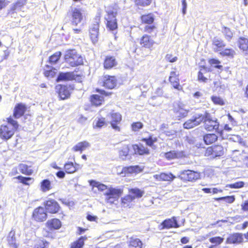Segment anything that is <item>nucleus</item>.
<instances>
[{
    "mask_svg": "<svg viewBox=\"0 0 248 248\" xmlns=\"http://www.w3.org/2000/svg\"><path fill=\"white\" fill-rule=\"evenodd\" d=\"M202 121L206 130L210 131L218 130L219 123L217 119L211 117L210 114L206 111L195 113L191 119L184 124L183 127L185 129H190L199 125Z\"/></svg>",
    "mask_w": 248,
    "mask_h": 248,
    "instance_id": "1",
    "label": "nucleus"
},
{
    "mask_svg": "<svg viewBox=\"0 0 248 248\" xmlns=\"http://www.w3.org/2000/svg\"><path fill=\"white\" fill-rule=\"evenodd\" d=\"M18 126L17 122L10 116L7 118V124H2L0 126V138L5 140L10 139Z\"/></svg>",
    "mask_w": 248,
    "mask_h": 248,
    "instance_id": "2",
    "label": "nucleus"
},
{
    "mask_svg": "<svg viewBox=\"0 0 248 248\" xmlns=\"http://www.w3.org/2000/svg\"><path fill=\"white\" fill-rule=\"evenodd\" d=\"M64 61L72 67L78 66L83 64L82 57L75 49H68L65 51Z\"/></svg>",
    "mask_w": 248,
    "mask_h": 248,
    "instance_id": "3",
    "label": "nucleus"
},
{
    "mask_svg": "<svg viewBox=\"0 0 248 248\" xmlns=\"http://www.w3.org/2000/svg\"><path fill=\"white\" fill-rule=\"evenodd\" d=\"M107 15L105 18L107 21V27L110 30L113 31L117 28L116 16L117 9L113 6H108L106 9Z\"/></svg>",
    "mask_w": 248,
    "mask_h": 248,
    "instance_id": "4",
    "label": "nucleus"
},
{
    "mask_svg": "<svg viewBox=\"0 0 248 248\" xmlns=\"http://www.w3.org/2000/svg\"><path fill=\"white\" fill-rule=\"evenodd\" d=\"M123 192V190L121 188L109 187L104 193L106 196V201L111 204L115 203L122 195Z\"/></svg>",
    "mask_w": 248,
    "mask_h": 248,
    "instance_id": "5",
    "label": "nucleus"
},
{
    "mask_svg": "<svg viewBox=\"0 0 248 248\" xmlns=\"http://www.w3.org/2000/svg\"><path fill=\"white\" fill-rule=\"evenodd\" d=\"M179 174L178 178L183 181H195L201 176L199 172L189 170L180 171Z\"/></svg>",
    "mask_w": 248,
    "mask_h": 248,
    "instance_id": "6",
    "label": "nucleus"
},
{
    "mask_svg": "<svg viewBox=\"0 0 248 248\" xmlns=\"http://www.w3.org/2000/svg\"><path fill=\"white\" fill-rule=\"evenodd\" d=\"M173 111L178 117L184 118L187 115L189 110L186 108V105L178 102L173 104Z\"/></svg>",
    "mask_w": 248,
    "mask_h": 248,
    "instance_id": "7",
    "label": "nucleus"
},
{
    "mask_svg": "<svg viewBox=\"0 0 248 248\" xmlns=\"http://www.w3.org/2000/svg\"><path fill=\"white\" fill-rule=\"evenodd\" d=\"M179 72L176 71L175 68H174L172 69V70L170 72L169 79L174 89L180 91L182 89V87L179 84Z\"/></svg>",
    "mask_w": 248,
    "mask_h": 248,
    "instance_id": "8",
    "label": "nucleus"
},
{
    "mask_svg": "<svg viewBox=\"0 0 248 248\" xmlns=\"http://www.w3.org/2000/svg\"><path fill=\"white\" fill-rule=\"evenodd\" d=\"M99 23L96 21L95 23L92 24L89 30V34L91 40L93 44H96L99 38Z\"/></svg>",
    "mask_w": 248,
    "mask_h": 248,
    "instance_id": "9",
    "label": "nucleus"
},
{
    "mask_svg": "<svg viewBox=\"0 0 248 248\" xmlns=\"http://www.w3.org/2000/svg\"><path fill=\"white\" fill-rule=\"evenodd\" d=\"M46 210L50 213L54 214L57 213L60 209L58 203L54 200L51 199L44 202Z\"/></svg>",
    "mask_w": 248,
    "mask_h": 248,
    "instance_id": "10",
    "label": "nucleus"
},
{
    "mask_svg": "<svg viewBox=\"0 0 248 248\" xmlns=\"http://www.w3.org/2000/svg\"><path fill=\"white\" fill-rule=\"evenodd\" d=\"M71 23L72 25L78 26L83 20V15L79 9L73 8L71 11Z\"/></svg>",
    "mask_w": 248,
    "mask_h": 248,
    "instance_id": "11",
    "label": "nucleus"
},
{
    "mask_svg": "<svg viewBox=\"0 0 248 248\" xmlns=\"http://www.w3.org/2000/svg\"><path fill=\"white\" fill-rule=\"evenodd\" d=\"M33 217L37 221H44L46 219L47 215L43 207H39L34 210Z\"/></svg>",
    "mask_w": 248,
    "mask_h": 248,
    "instance_id": "12",
    "label": "nucleus"
},
{
    "mask_svg": "<svg viewBox=\"0 0 248 248\" xmlns=\"http://www.w3.org/2000/svg\"><path fill=\"white\" fill-rule=\"evenodd\" d=\"M243 235L241 233H234L231 234L226 240V243L232 244H240L243 242Z\"/></svg>",
    "mask_w": 248,
    "mask_h": 248,
    "instance_id": "13",
    "label": "nucleus"
},
{
    "mask_svg": "<svg viewBox=\"0 0 248 248\" xmlns=\"http://www.w3.org/2000/svg\"><path fill=\"white\" fill-rule=\"evenodd\" d=\"M103 85L108 89H113L117 85V80L114 76L106 75L103 78Z\"/></svg>",
    "mask_w": 248,
    "mask_h": 248,
    "instance_id": "14",
    "label": "nucleus"
},
{
    "mask_svg": "<svg viewBox=\"0 0 248 248\" xmlns=\"http://www.w3.org/2000/svg\"><path fill=\"white\" fill-rule=\"evenodd\" d=\"M108 117L111 118L110 124L112 127L116 130L119 131L120 128L117 124L120 123L122 120L121 115L119 113L113 112L110 116L108 115Z\"/></svg>",
    "mask_w": 248,
    "mask_h": 248,
    "instance_id": "15",
    "label": "nucleus"
},
{
    "mask_svg": "<svg viewBox=\"0 0 248 248\" xmlns=\"http://www.w3.org/2000/svg\"><path fill=\"white\" fill-rule=\"evenodd\" d=\"M26 107L24 104L19 103L17 104L14 108L13 116L16 119H18L23 116L26 110Z\"/></svg>",
    "mask_w": 248,
    "mask_h": 248,
    "instance_id": "16",
    "label": "nucleus"
},
{
    "mask_svg": "<svg viewBox=\"0 0 248 248\" xmlns=\"http://www.w3.org/2000/svg\"><path fill=\"white\" fill-rule=\"evenodd\" d=\"M161 225H162V228L163 229H169L173 227L179 228L180 227L175 217L165 219L162 222Z\"/></svg>",
    "mask_w": 248,
    "mask_h": 248,
    "instance_id": "17",
    "label": "nucleus"
},
{
    "mask_svg": "<svg viewBox=\"0 0 248 248\" xmlns=\"http://www.w3.org/2000/svg\"><path fill=\"white\" fill-rule=\"evenodd\" d=\"M75 78V75L74 72H61L59 73L57 81L72 80Z\"/></svg>",
    "mask_w": 248,
    "mask_h": 248,
    "instance_id": "18",
    "label": "nucleus"
},
{
    "mask_svg": "<svg viewBox=\"0 0 248 248\" xmlns=\"http://www.w3.org/2000/svg\"><path fill=\"white\" fill-rule=\"evenodd\" d=\"M117 64V62L114 57L111 56H106L104 62V67L105 69H110L116 66Z\"/></svg>",
    "mask_w": 248,
    "mask_h": 248,
    "instance_id": "19",
    "label": "nucleus"
},
{
    "mask_svg": "<svg viewBox=\"0 0 248 248\" xmlns=\"http://www.w3.org/2000/svg\"><path fill=\"white\" fill-rule=\"evenodd\" d=\"M132 147L135 154L139 155H147L149 154V149L141 144H134L132 145Z\"/></svg>",
    "mask_w": 248,
    "mask_h": 248,
    "instance_id": "20",
    "label": "nucleus"
},
{
    "mask_svg": "<svg viewBox=\"0 0 248 248\" xmlns=\"http://www.w3.org/2000/svg\"><path fill=\"white\" fill-rule=\"evenodd\" d=\"M129 147L128 145H124L119 149V157L123 160L130 159L129 155Z\"/></svg>",
    "mask_w": 248,
    "mask_h": 248,
    "instance_id": "21",
    "label": "nucleus"
},
{
    "mask_svg": "<svg viewBox=\"0 0 248 248\" xmlns=\"http://www.w3.org/2000/svg\"><path fill=\"white\" fill-rule=\"evenodd\" d=\"M153 177L158 181H172L176 178L172 173H161L159 174H155L153 176Z\"/></svg>",
    "mask_w": 248,
    "mask_h": 248,
    "instance_id": "22",
    "label": "nucleus"
},
{
    "mask_svg": "<svg viewBox=\"0 0 248 248\" xmlns=\"http://www.w3.org/2000/svg\"><path fill=\"white\" fill-rule=\"evenodd\" d=\"M239 47L240 49L245 52V55L246 59H248V39L245 37H240L238 40Z\"/></svg>",
    "mask_w": 248,
    "mask_h": 248,
    "instance_id": "23",
    "label": "nucleus"
},
{
    "mask_svg": "<svg viewBox=\"0 0 248 248\" xmlns=\"http://www.w3.org/2000/svg\"><path fill=\"white\" fill-rule=\"evenodd\" d=\"M140 43L142 46L149 48L153 46L154 42L149 35H144L142 37Z\"/></svg>",
    "mask_w": 248,
    "mask_h": 248,
    "instance_id": "24",
    "label": "nucleus"
},
{
    "mask_svg": "<svg viewBox=\"0 0 248 248\" xmlns=\"http://www.w3.org/2000/svg\"><path fill=\"white\" fill-rule=\"evenodd\" d=\"M164 155L167 159L171 160L182 157L183 156V153L182 152L171 151L166 153Z\"/></svg>",
    "mask_w": 248,
    "mask_h": 248,
    "instance_id": "25",
    "label": "nucleus"
},
{
    "mask_svg": "<svg viewBox=\"0 0 248 248\" xmlns=\"http://www.w3.org/2000/svg\"><path fill=\"white\" fill-rule=\"evenodd\" d=\"M59 95L62 100L65 99L70 96V92L65 86H60L59 88Z\"/></svg>",
    "mask_w": 248,
    "mask_h": 248,
    "instance_id": "26",
    "label": "nucleus"
},
{
    "mask_svg": "<svg viewBox=\"0 0 248 248\" xmlns=\"http://www.w3.org/2000/svg\"><path fill=\"white\" fill-rule=\"evenodd\" d=\"M26 1L27 0H18L16 3L11 6L9 13L10 12L14 13L20 10L21 7L26 4Z\"/></svg>",
    "mask_w": 248,
    "mask_h": 248,
    "instance_id": "27",
    "label": "nucleus"
},
{
    "mask_svg": "<svg viewBox=\"0 0 248 248\" xmlns=\"http://www.w3.org/2000/svg\"><path fill=\"white\" fill-rule=\"evenodd\" d=\"M7 241L8 244L13 248H17L16 244V239L15 237V232L11 231L7 237Z\"/></svg>",
    "mask_w": 248,
    "mask_h": 248,
    "instance_id": "28",
    "label": "nucleus"
},
{
    "mask_svg": "<svg viewBox=\"0 0 248 248\" xmlns=\"http://www.w3.org/2000/svg\"><path fill=\"white\" fill-rule=\"evenodd\" d=\"M217 136L215 134H208L203 137V140L206 144H210L215 142Z\"/></svg>",
    "mask_w": 248,
    "mask_h": 248,
    "instance_id": "29",
    "label": "nucleus"
},
{
    "mask_svg": "<svg viewBox=\"0 0 248 248\" xmlns=\"http://www.w3.org/2000/svg\"><path fill=\"white\" fill-rule=\"evenodd\" d=\"M48 226L50 229H58L61 226V222L59 219L54 218L51 220H48L47 222Z\"/></svg>",
    "mask_w": 248,
    "mask_h": 248,
    "instance_id": "30",
    "label": "nucleus"
},
{
    "mask_svg": "<svg viewBox=\"0 0 248 248\" xmlns=\"http://www.w3.org/2000/svg\"><path fill=\"white\" fill-rule=\"evenodd\" d=\"M19 170L22 173L26 175H31L32 173L33 170L31 167L24 164H21L18 166Z\"/></svg>",
    "mask_w": 248,
    "mask_h": 248,
    "instance_id": "31",
    "label": "nucleus"
},
{
    "mask_svg": "<svg viewBox=\"0 0 248 248\" xmlns=\"http://www.w3.org/2000/svg\"><path fill=\"white\" fill-rule=\"evenodd\" d=\"M90 185L92 186L93 187H97L99 190L100 191H107V189L108 188L107 187V186L101 184L98 182H97L94 180H90L89 181Z\"/></svg>",
    "mask_w": 248,
    "mask_h": 248,
    "instance_id": "32",
    "label": "nucleus"
},
{
    "mask_svg": "<svg viewBox=\"0 0 248 248\" xmlns=\"http://www.w3.org/2000/svg\"><path fill=\"white\" fill-rule=\"evenodd\" d=\"M86 239L85 236L80 237L78 240L71 244V248H82Z\"/></svg>",
    "mask_w": 248,
    "mask_h": 248,
    "instance_id": "33",
    "label": "nucleus"
},
{
    "mask_svg": "<svg viewBox=\"0 0 248 248\" xmlns=\"http://www.w3.org/2000/svg\"><path fill=\"white\" fill-rule=\"evenodd\" d=\"M122 205L124 207H127L130 206L131 202L134 200L132 195H127L122 198Z\"/></svg>",
    "mask_w": 248,
    "mask_h": 248,
    "instance_id": "34",
    "label": "nucleus"
},
{
    "mask_svg": "<svg viewBox=\"0 0 248 248\" xmlns=\"http://www.w3.org/2000/svg\"><path fill=\"white\" fill-rule=\"evenodd\" d=\"M142 246L141 241L138 238H131L129 241V246L130 248H141Z\"/></svg>",
    "mask_w": 248,
    "mask_h": 248,
    "instance_id": "35",
    "label": "nucleus"
},
{
    "mask_svg": "<svg viewBox=\"0 0 248 248\" xmlns=\"http://www.w3.org/2000/svg\"><path fill=\"white\" fill-rule=\"evenodd\" d=\"M213 157L220 156L223 155L224 151L223 147L221 145H215L213 146Z\"/></svg>",
    "mask_w": 248,
    "mask_h": 248,
    "instance_id": "36",
    "label": "nucleus"
},
{
    "mask_svg": "<svg viewBox=\"0 0 248 248\" xmlns=\"http://www.w3.org/2000/svg\"><path fill=\"white\" fill-rule=\"evenodd\" d=\"M91 101L93 105L98 106L102 104L103 97L97 94H93L91 96Z\"/></svg>",
    "mask_w": 248,
    "mask_h": 248,
    "instance_id": "37",
    "label": "nucleus"
},
{
    "mask_svg": "<svg viewBox=\"0 0 248 248\" xmlns=\"http://www.w3.org/2000/svg\"><path fill=\"white\" fill-rule=\"evenodd\" d=\"M144 194V191L140 190L139 188H135L129 190V194L132 195L134 198V200L136 198H141Z\"/></svg>",
    "mask_w": 248,
    "mask_h": 248,
    "instance_id": "38",
    "label": "nucleus"
},
{
    "mask_svg": "<svg viewBox=\"0 0 248 248\" xmlns=\"http://www.w3.org/2000/svg\"><path fill=\"white\" fill-rule=\"evenodd\" d=\"M89 146V143L88 142L84 141L78 143L77 145L73 147V149L76 152L79 151L82 152Z\"/></svg>",
    "mask_w": 248,
    "mask_h": 248,
    "instance_id": "39",
    "label": "nucleus"
},
{
    "mask_svg": "<svg viewBox=\"0 0 248 248\" xmlns=\"http://www.w3.org/2000/svg\"><path fill=\"white\" fill-rule=\"evenodd\" d=\"M51 188V183L48 179H45L41 183V189L43 192H46Z\"/></svg>",
    "mask_w": 248,
    "mask_h": 248,
    "instance_id": "40",
    "label": "nucleus"
},
{
    "mask_svg": "<svg viewBox=\"0 0 248 248\" xmlns=\"http://www.w3.org/2000/svg\"><path fill=\"white\" fill-rule=\"evenodd\" d=\"M142 21L146 24H152L154 21V16L153 14H149L146 15H143L141 16Z\"/></svg>",
    "mask_w": 248,
    "mask_h": 248,
    "instance_id": "41",
    "label": "nucleus"
},
{
    "mask_svg": "<svg viewBox=\"0 0 248 248\" xmlns=\"http://www.w3.org/2000/svg\"><path fill=\"white\" fill-rule=\"evenodd\" d=\"M142 140L145 141L147 145L152 147L153 149H155V146L154 145V143L157 141L156 137L151 136L148 138L143 139Z\"/></svg>",
    "mask_w": 248,
    "mask_h": 248,
    "instance_id": "42",
    "label": "nucleus"
},
{
    "mask_svg": "<svg viewBox=\"0 0 248 248\" xmlns=\"http://www.w3.org/2000/svg\"><path fill=\"white\" fill-rule=\"evenodd\" d=\"M212 44L214 46H216L217 48H220L224 47L226 45L224 42L220 39L214 37L212 41Z\"/></svg>",
    "mask_w": 248,
    "mask_h": 248,
    "instance_id": "43",
    "label": "nucleus"
},
{
    "mask_svg": "<svg viewBox=\"0 0 248 248\" xmlns=\"http://www.w3.org/2000/svg\"><path fill=\"white\" fill-rule=\"evenodd\" d=\"M64 169L67 173H71L75 172L77 170L76 167L73 163H68L65 164Z\"/></svg>",
    "mask_w": 248,
    "mask_h": 248,
    "instance_id": "44",
    "label": "nucleus"
},
{
    "mask_svg": "<svg viewBox=\"0 0 248 248\" xmlns=\"http://www.w3.org/2000/svg\"><path fill=\"white\" fill-rule=\"evenodd\" d=\"M61 56V52H57L49 57V62L51 64L56 63L60 59Z\"/></svg>",
    "mask_w": 248,
    "mask_h": 248,
    "instance_id": "45",
    "label": "nucleus"
},
{
    "mask_svg": "<svg viewBox=\"0 0 248 248\" xmlns=\"http://www.w3.org/2000/svg\"><path fill=\"white\" fill-rule=\"evenodd\" d=\"M57 70L54 68L46 70L44 73L45 76L48 78H53L57 73Z\"/></svg>",
    "mask_w": 248,
    "mask_h": 248,
    "instance_id": "46",
    "label": "nucleus"
},
{
    "mask_svg": "<svg viewBox=\"0 0 248 248\" xmlns=\"http://www.w3.org/2000/svg\"><path fill=\"white\" fill-rule=\"evenodd\" d=\"M224 240V238L219 236H216L210 238L209 241L211 243L215 244L216 245H218L221 244Z\"/></svg>",
    "mask_w": 248,
    "mask_h": 248,
    "instance_id": "47",
    "label": "nucleus"
},
{
    "mask_svg": "<svg viewBox=\"0 0 248 248\" xmlns=\"http://www.w3.org/2000/svg\"><path fill=\"white\" fill-rule=\"evenodd\" d=\"M217 201H223L226 202L232 203L235 201V197L234 196L222 197L217 199Z\"/></svg>",
    "mask_w": 248,
    "mask_h": 248,
    "instance_id": "48",
    "label": "nucleus"
},
{
    "mask_svg": "<svg viewBox=\"0 0 248 248\" xmlns=\"http://www.w3.org/2000/svg\"><path fill=\"white\" fill-rule=\"evenodd\" d=\"M244 183L242 181L237 182L233 184L227 185L226 187H228L231 188H242L244 186Z\"/></svg>",
    "mask_w": 248,
    "mask_h": 248,
    "instance_id": "49",
    "label": "nucleus"
},
{
    "mask_svg": "<svg viewBox=\"0 0 248 248\" xmlns=\"http://www.w3.org/2000/svg\"><path fill=\"white\" fill-rule=\"evenodd\" d=\"M223 56H227L232 57L235 54V51L232 49H226L220 52Z\"/></svg>",
    "mask_w": 248,
    "mask_h": 248,
    "instance_id": "50",
    "label": "nucleus"
},
{
    "mask_svg": "<svg viewBox=\"0 0 248 248\" xmlns=\"http://www.w3.org/2000/svg\"><path fill=\"white\" fill-rule=\"evenodd\" d=\"M143 124L140 122L133 123L132 125V129L134 131H138L140 129H141L143 127Z\"/></svg>",
    "mask_w": 248,
    "mask_h": 248,
    "instance_id": "51",
    "label": "nucleus"
},
{
    "mask_svg": "<svg viewBox=\"0 0 248 248\" xmlns=\"http://www.w3.org/2000/svg\"><path fill=\"white\" fill-rule=\"evenodd\" d=\"M211 99L214 103L216 105H223L224 104L223 99L220 97L213 96Z\"/></svg>",
    "mask_w": 248,
    "mask_h": 248,
    "instance_id": "52",
    "label": "nucleus"
},
{
    "mask_svg": "<svg viewBox=\"0 0 248 248\" xmlns=\"http://www.w3.org/2000/svg\"><path fill=\"white\" fill-rule=\"evenodd\" d=\"M151 0H135V3L138 5L146 6L150 5Z\"/></svg>",
    "mask_w": 248,
    "mask_h": 248,
    "instance_id": "53",
    "label": "nucleus"
},
{
    "mask_svg": "<svg viewBox=\"0 0 248 248\" xmlns=\"http://www.w3.org/2000/svg\"><path fill=\"white\" fill-rule=\"evenodd\" d=\"M16 178L20 180V182L27 185H29L30 184L29 182L32 180V179L30 177H25L22 176H18Z\"/></svg>",
    "mask_w": 248,
    "mask_h": 248,
    "instance_id": "54",
    "label": "nucleus"
},
{
    "mask_svg": "<svg viewBox=\"0 0 248 248\" xmlns=\"http://www.w3.org/2000/svg\"><path fill=\"white\" fill-rule=\"evenodd\" d=\"M223 33L225 35V37L227 40L230 41L232 37V33L228 28H225L223 31Z\"/></svg>",
    "mask_w": 248,
    "mask_h": 248,
    "instance_id": "55",
    "label": "nucleus"
},
{
    "mask_svg": "<svg viewBox=\"0 0 248 248\" xmlns=\"http://www.w3.org/2000/svg\"><path fill=\"white\" fill-rule=\"evenodd\" d=\"M106 124H107L104 118H98L96 123L95 127L101 128L103 126L106 125Z\"/></svg>",
    "mask_w": 248,
    "mask_h": 248,
    "instance_id": "56",
    "label": "nucleus"
},
{
    "mask_svg": "<svg viewBox=\"0 0 248 248\" xmlns=\"http://www.w3.org/2000/svg\"><path fill=\"white\" fill-rule=\"evenodd\" d=\"M163 94V91L162 89L160 88H157L155 92V95H153L151 98L150 100H154L157 96H161Z\"/></svg>",
    "mask_w": 248,
    "mask_h": 248,
    "instance_id": "57",
    "label": "nucleus"
},
{
    "mask_svg": "<svg viewBox=\"0 0 248 248\" xmlns=\"http://www.w3.org/2000/svg\"><path fill=\"white\" fill-rule=\"evenodd\" d=\"M165 58L167 61L170 62H175L177 60V57H172V55L171 54H167Z\"/></svg>",
    "mask_w": 248,
    "mask_h": 248,
    "instance_id": "58",
    "label": "nucleus"
},
{
    "mask_svg": "<svg viewBox=\"0 0 248 248\" xmlns=\"http://www.w3.org/2000/svg\"><path fill=\"white\" fill-rule=\"evenodd\" d=\"M198 78L199 80L202 82H206L207 80V78L203 76V74L201 71L199 72Z\"/></svg>",
    "mask_w": 248,
    "mask_h": 248,
    "instance_id": "59",
    "label": "nucleus"
},
{
    "mask_svg": "<svg viewBox=\"0 0 248 248\" xmlns=\"http://www.w3.org/2000/svg\"><path fill=\"white\" fill-rule=\"evenodd\" d=\"M213 147H209L206 150L205 155L207 156L212 155L213 157Z\"/></svg>",
    "mask_w": 248,
    "mask_h": 248,
    "instance_id": "60",
    "label": "nucleus"
},
{
    "mask_svg": "<svg viewBox=\"0 0 248 248\" xmlns=\"http://www.w3.org/2000/svg\"><path fill=\"white\" fill-rule=\"evenodd\" d=\"M134 168V170L135 173H138L140 172L143 170V168L139 166V165H135L133 166Z\"/></svg>",
    "mask_w": 248,
    "mask_h": 248,
    "instance_id": "61",
    "label": "nucleus"
},
{
    "mask_svg": "<svg viewBox=\"0 0 248 248\" xmlns=\"http://www.w3.org/2000/svg\"><path fill=\"white\" fill-rule=\"evenodd\" d=\"M242 209L245 211H248V200L246 201L244 204L241 205Z\"/></svg>",
    "mask_w": 248,
    "mask_h": 248,
    "instance_id": "62",
    "label": "nucleus"
},
{
    "mask_svg": "<svg viewBox=\"0 0 248 248\" xmlns=\"http://www.w3.org/2000/svg\"><path fill=\"white\" fill-rule=\"evenodd\" d=\"M155 28L154 26H146L145 28V30L146 31L149 33H151Z\"/></svg>",
    "mask_w": 248,
    "mask_h": 248,
    "instance_id": "63",
    "label": "nucleus"
},
{
    "mask_svg": "<svg viewBox=\"0 0 248 248\" xmlns=\"http://www.w3.org/2000/svg\"><path fill=\"white\" fill-rule=\"evenodd\" d=\"M56 175L60 178H63L65 176V173L63 171L60 170L56 173Z\"/></svg>",
    "mask_w": 248,
    "mask_h": 248,
    "instance_id": "64",
    "label": "nucleus"
}]
</instances>
